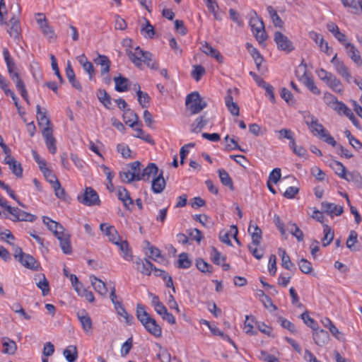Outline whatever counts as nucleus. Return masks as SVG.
Listing matches in <instances>:
<instances>
[{
	"label": "nucleus",
	"instance_id": "nucleus-1",
	"mask_svg": "<svg viewBox=\"0 0 362 362\" xmlns=\"http://www.w3.org/2000/svg\"><path fill=\"white\" fill-rule=\"evenodd\" d=\"M305 123L309 127L310 132L314 136H318L324 140L325 142L333 147L337 146V142L334 137L324 128L323 125L319 122L317 118L314 115L308 113L304 115Z\"/></svg>",
	"mask_w": 362,
	"mask_h": 362
},
{
	"label": "nucleus",
	"instance_id": "nucleus-2",
	"mask_svg": "<svg viewBox=\"0 0 362 362\" xmlns=\"http://www.w3.org/2000/svg\"><path fill=\"white\" fill-rule=\"evenodd\" d=\"M136 317L145 327L146 331L156 337L162 335V329L154 318L146 312L145 306L141 303L136 305Z\"/></svg>",
	"mask_w": 362,
	"mask_h": 362
},
{
	"label": "nucleus",
	"instance_id": "nucleus-3",
	"mask_svg": "<svg viewBox=\"0 0 362 362\" xmlns=\"http://www.w3.org/2000/svg\"><path fill=\"white\" fill-rule=\"evenodd\" d=\"M127 54L137 67H141L142 62H144L151 69L158 70L159 69L158 63L152 59V54L148 51L142 50L139 47H136L134 51L127 49Z\"/></svg>",
	"mask_w": 362,
	"mask_h": 362
},
{
	"label": "nucleus",
	"instance_id": "nucleus-4",
	"mask_svg": "<svg viewBox=\"0 0 362 362\" xmlns=\"http://www.w3.org/2000/svg\"><path fill=\"white\" fill-rule=\"evenodd\" d=\"M249 25L255 39L260 45L267 40L268 35L265 30L264 22L255 11H252L250 13Z\"/></svg>",
	"mask_w": 362,
	"mask_h": 362
},
{
	"label": "nucleus",
	"instance_id": "nucleus-5",
	"mask_svg": "<svg viewBox=\"0 0 362 362\" xmlns=\"http://www.w3.org/2000/svg\"><path fill=\"white\" fill-rule=\"evenodd\" d=\"M185 105L192 115L200 112L207 106V103L201 97L198 92H192L187 95Z\"/></svg>",
	"mask_w": 362,
	"mask_h": 362
},
{
	"label": "nucleus",
	"instance_id": "nucleus-6",
	"mask_svg": "<svg viewBox=\"0 0 362 362\" xmlns=\"http://www.w3.org/2000/svg\"><path fill=\"white\" fill-rule=\"evenodd\" d=\"M296 74L299 80L309 89L313 94L320 95V90L315 85L312 77L308 75L306 64L301 63L296 71Z\"/></svg>",
	"mask_w": 362,
	"mask_h": 362
},
{
	"label": "nucleus",
	"instance_id": "nucleus-7",
	"mask_svg": "<svg viewBox=\"0 0 362 362\" xmlns=\"http://www.w3.org/2000/svg\"><path fill=\"white\" fill-rule=\"evenodd\" d=\"M6 211L11 215L9 218L12 221H29L33 222L36 220L37 216L24 211L17 207L7 206Z\"/></svg>",
	"mask_w": 362,
	"mask_h": 362
},
{
	"label": "nucleus",
	"instance_id": "nucleus-8",
	"mask_svg": "<svg viewBox=\"0 0 362 362\" xmlns=\"http://www.w3.org/2000/svg\"><path fill=\"white\" fill-rule=\"evenodd\" d=\"M79 202L86 206L99 205L100 203L99 196L92 187H86L81 195H78Z\"/></svg>",
	"mask_w": 362,
	"mask_h": 362
},
{
	"label": "nucleus",
	"instance_id": "nucleus-9",
	"mask_svg": "<svg viewBox=\"0 0 362 362\" xmlns=\"http://www.w3.org/2000/svg\"><path fill=\"white\" fill-rule=\"evenodd\" d=\"M274 40L277 45V48L286 53L292 52L295 47L293 42L279 31H276L274 34Z\"/></svg>",
	"mask_w": 362,
	"mask_h": 362
},
{
	"label": "nucleus",
	"instance_id": "nucleus-10",
	"mask_svg": "<svg viewBox=\"0 0 362 362\" xmlns=\"http://www.w3.org/2000/svg\"><path fill=\"white\" fill-rule=\"evenodd\" d=\"M331 63L333 64L334 69L347 83L351 81V74L349 71V68L345 65L344 62L337 58V54L331 59Z\"/></svg>",
	"mask_w": 362,
	"mask_h": 362
},
{
	"label": "nucleus",
	"instance_id": "nucleus-11",
	"mask_svg": "<svg viewBox=\"0 0 362 362\" xmlns=\"http://www.w3.org/2000/svg\"><path fill=\"white\" fill-rule=\"evenodd\" d=\"M238 90L236 88L228 89L225 96V104L228 111L234 116H238L240 114V108L236 103L233 100V94H238Z\"/></svg>",
	"mask_w": 362,
	"mask_h": 362
},
{
	"label": "nucleus",
	"instance_id": "nucleus-12",
	"mask_svg": "<svg viewBox=\"0 0 362 362\" xmlns=\"http://www.w3.org/2000/svg\"><path fill=\"white\" fill-rule=\"evenodd\" d=\"M136 265V269L144 275L149 276L153 269H156V267L148 259L144 262L141 258L136 257L132 259Z\"/></svg>",
	"mask_w": 362,
	"mask_h": 362
},
{
	"label": "nucleus",
	"instance_id": "nucleus-13",
	"mask_svg": "<svg viewBox=\"0 0 362 362\" xmlns=\"http://www.w3.org/2000/svg\"><path fill=\"white\" fill-rule=\"evenodd\" d=\"M42 134L45 141V144L49 151L54 154L57 151L56 139L53 136L52 127H44Z\"/></svg>",
	"mask_w": 362,
	"mask_h": 362
},
{
	"label": "nucleus",
	"instance_id": "nucleus-14",
	"mask_svg": "<svg viewBox=\"0 0 362 362\" xmlns=\"http://www.w3.org/2000/svg\"><path fill=\"white\" fill-rule=\"evenodd\" d=\"M78 320L81 324L83 331L88 334L93 329L92 320L86 310H80L76 313Z\"/></svg>",
	"mask_w": 362,
	"mask_h": 362
},
{
	"label": "nucleus",
	"instance_id": "nucleus-15",
	"mask_svg": "<svg viewBox=\"0 0 362 362\" xmlns=\"http://www.w3.org/2000/svg\"><path fill=\"white\" fill-rule=\"evenodd\" d=\"M100 230L108 238L113 244L117 243L119 240V235L113 226L103 223L100 225Z\"/></svg>",
	"mask_w": 362,
	"mask_h": 362
},
{
	"label": "nucleus",
	"instance_id": "nucleus-16",
	"mask_svg": "<svg viewBox=\"0 0 362 362\" xmlns=\"http://www.w3.org/2000/svg\"><path fill=\"white\" fill-rule=\"evenodd\" d=\"M345 49L349 58L358 66H362V59L358 49L352 43H345Z\"/></svg>",
	"mask_w": 362,
	"mask_h": 362
},
{
	"label": "nucleus",
	"instance_id": "nucleus-17",
	"mask_svg": "<svg viewBox=\"0 0 362 362\" xmlns=\"http://www.w3.org/2000/svg\"><path fill=\"white\" fill-rule=\"evenodd\" d=\"M37 16L39 18L36 21L43 34L49 38H53L54 37V31L52 27L49 25L44 14L37 13Z\"/></svg>",
	"mask_w": 362,
	"mask_h": 362
},
{
	"label": "nucleus",
	"instance_id": "nucleus-18",
	"mask_svg": "<svg viewBox=\"0 0 362 362\" xmlns=\"http://www.w3.org/2000/svg\"><path fill=\"white\" fill-rule=\"evenodd\" d=\"M59 241L60 247L64 254L69 255L72 252V247L70 242V235L64 230L56 235Z\"/></svg>",
	"mask_w": 362,
	"mask_h": 362
},
{
	"label": "nucleus",
	"instance_id": "nucleus-19",
	"mask_svg": "<svg viewBox=\"0 0 362 362\" xmlns=\"http://www.w3.org/2000/svg\"><path fill=\"white\" fill-rule=\"evenodd\" d=\"M343 6L351 13L358 15L362 13V0H340Z\"/></svg>",
	"mask_w": 362,
	"mask_h": 362
},
{
	"label": "nucleus",
	"instance_id": "nucleus-20",
	"mask_svg": "<svg viewBox=\"0 0 362 362\" xmlns=\"http://www.w3.org/2000/svg\"><path fill=\"white\" fill-rule=\"evenodd\" d=\"M4 163L9 166V169L17 177L23 176L22 165L13 156H6Z\"/></svg>",
	"mask_w": 362,
	"mask_h": 362
},
{
	"label": "nucleus",
	"instance_id": "nucleus-21",
	"mask_svg": "<svg viewBox=\"0 0 362 362\" xmlns=\"http://www.w3.org/2000/svg\"><path fill=\"white\" fill-rule=\"evenodd\" d=\"M327 30L334 36V37L344 46L345 47V43H349L346 41V36L345 34L342 33L337 24L333 22H329L327 24Z\"/></svg>",
	"mask_w": 362,
	"mask_h": 362
},
{
	"label": "nucleus",
	"instance_id": "nucleus-22",
	"mask_svg": "<svg viewBox=\"0 0 362 362\" xmlns=\"http://www.w3.org/2000/svg\"><path fill=\"white\" fill-rule=\"evenodd\" d=\"M322 209L324 210L327 214L332 216H340L343 211L344 208L341 206H337L334 203L323 202L321 204Z\"/></svg>",
	"mask_w": 362,
	"mask_h": 362
},
{
	"label": "nucleus",
	"instance_id": "nucleus-23",
	"mask_svg": "<svg viewBox=\"0 0 362 362\" xmlns=\"http://www.w3.org/2000/svg\"><path fill=\"white\" fill-rule=\"evenodd\" d=\"M37 110V120L38 125L42 127H52V123L49 119L47 117L46 110H42L41 107L37 105L36 107Z\"/></svg>",
	"mask_w": 362,
	"mask_h": 362
},
{
	"label": "nucleus",
	"instance_id": "nucleus-24",
	"mask_svg": "<svg viewBox=\"0 0 362 362\" xmlns=\"http://www.w3.org/2000/svg\"><path fill=\"white\" fill-rule=\"evenodd\" d=\"M18 262L25 267L36 271L38 269L39 264L35 259L29 254H25L23 257L19 259Z\"/></svg>",
	"mask_w": 362,
	"mask_h": 362
},
{
	"label": "nucleus",
	"instance_id": "nucleus-25",
	"mask_svg": "<svg viewBox=\"0 0 362 362\" xmlns=\"http://www.w3.org/2000/svg\"><path fill=\"white\" fill-rule=\"evenodd\" d=\"M165 187V180L163 176V171L160 172L156 177L152 180L151 189L152 191L156 194L161 193Z\"/></svg>",
	"mask_w": 362,
	"mask_h": 362
},
{
	"label": "nucleus",
	"instance_id": "nucleus-26",
	"mask_svg": "<svg viewBox=\"0 0 362 362\" xmlns=\"http://www.w3.org/2000/svg\"><path fill=\"white\" fill-rule=\"evenodd\" d=\"M42 222L49 230L53 232L55 236L64 230V227L60 223L53 221L48 216H43Z\"/></svg>",
	"mask_w": 362,
	"mask_h": 362
},
{
	"label": "nucleus",
	"instance_id": "nucleus-27",
	"mask_svg": "<svg viewBox=\"0 0 362 362\" xmlns=\"http://www.w3.org/2000/svg\"><path fill=\"white\" fill-rule=\"evenodd\" d=\"M245 47L253 58L257 69L259 70L260 66L264 61L262 55L260 54L258 49L253 47V45L250 42H247L245 44Z\"/></svg>",
	"mask_w": 362,
	"mask_h": 362
},
{
	"label": "nucleus",
	"instance_id": "nucleus-28",
	"mask_svg": "<svg viewBox=\"0 0 362 362\" xmlns=\"http://www.w3.org/2000/svg\"><path fill=\"white\" fill-rule=\"evenodd\" d=\"M314 331L313 340L317 345L322 346L328 342L329 337L327 331L319 329L318 327Z\"/></svg>",
	"mask_w": 362,
	"mask_h": 362
},
{
	"label": "nucleus",
	"instance_id": "nucleus-29",
	"mask_svg": "<svg viewBox=\"0 0 362 362\" xmlns=\"http://www.w3.org/2000/svg\"><path fill=\"white\" fill-rule=\"evenodd\" d=\"M158 168L153 163H149L141 173L140 180L148 181L151 176H157Z\"/></svg>",
	"mask_w": 362,
	"mask_h": 362
},
{
	"label": "nucleus",
	"instance_id": "nucleus-30",
	"mask_svg": "<svg viewBox=\"0 0 362 362\" xmlns=\"http://www.w3.org/2000/svg\"><path fill=\"white\" fill-rule=\"evenodd\" d=\"M201 49L206 55L215 58L218 62L222 63L223 62L222 54L208 42H205L204 44L202 45Z\"/></svg>",
	"mask_w": 362,
	"mask_h": 362
},
{
	"label": "nucleus",
	"instance_id": "nucleus-31",
	"mask_svg": "<svg viewBox=\"0 0 362 362\" xmlns=\"http://www.w3.org/2000/svg\"><path fill=\"white\" fill-rule=\"evenodd\" d=\"M94 62L97 65H100L101 66V75H105L109 73L111 62L107 56L99 54L98 57L94 59Z\"/></svg>",
	"mask_w": 362,
	"mask_h": 362
},
{
	"label": "nucleus",
	"instance_id": "nucleus-32",
	"mask_svg": "<svg viewBox=\"0 0 362 362\" xmlns=\"http://www.w3.org/2000/svg\"><path fill=\"white\" fill-rule=\"evenodd\" d=\"M66 76L69 81V83L72 85V86L78 90H82V86L80 82L76 78V75L72 69L71 63L69 62L67 66L66 67Z\"/></svg>",
	"mask_w": 362,
	"mask_h": 362
},
{
	"label": "nucleus",
	"instance_id": "nucleus-33",
	"mask_svg": "<svg viewBox=\"0 0 362 362\" xmlns=\"http://www.w3.org/2000/svg\"><path fill=\"white\" fill-rule=\"evenodd\" d=\"M90 280L94 290L101 296H106L107 293V288L106 284L102 280L98 279L95 276H90Z\"/></svg>",
	"mask_w": 362,
	"mask_h": 362
},
{
	"label": "nucleus",
	"instance_id": "nucleus-34",
	"mask_svg": "<svg viewBox=\"0 0 362 362\" xmlns=\"http://www.w3.org/2000/svg\"><path fill=\"white\" fill-rule=\"evenodd\" d=\"M115 245H116L119 247V250L122 254V257L125 260L130 261L132 259V251L127 240H119Z\"/></svg>",
	"mask_w": 362,
	"mask_h": 362
},
{
	"label": "nucleus",
	"instance_id": "nucleus-35",
	"mask_svg": "<svg viewBox=\"0 0 362 362\" xmlns=\"http://www.w3.org/2000/svg\"><path fill=\"white\" fill-rule=\"evenodd\" d=\"M2 353L6 354L13 355L17 350L16 342L8 337L2 338Z\"/></svg>",
	"mask_w": 362,
	"mask_h": 362
},
{
	"label": "nucleus",
	"instance_id": "nucleus-36",
	"mask_svg": "<svg viewBox=\"0 0 362 362\" xmlns=\"http://www.w3.org/2000/svg\"><path fill=\"white\" fill-rule=\"evenodd\" d=\"M117 195L126 208L129 209V206L133 204V200L126 188L123 187H118Z\"/></svg>",
	"mask_w": 362,
	"mask_h": 362
},
{
	"label": "nucleus",
	"instance_id": "nucleus-37",
	"mask_svg": "<svg viewBox=\"0 0 362 362\" xmlns=\"http://www.w3.org/2000/svg\"><path fill=\"white\" fill-rule=\"evenodd\" d=\"M3 56L6 64L8 75H11V74L17 71L18 70L16 63L13 59L11 57L8 49L6 47L3 49Z\"/></svg>",
	"mask_w": 362,
	"mask_h": 362
},
{
	"label": "nucleus",
	"instance_id": "nucleus-38",
	"mask_svg": "<svg viewBox=\"0 0 362 362\" xmlns=\"http://www.w3.org/2000/svg\"><path fill=\"white\" fill-rule=\"evenodd\" d=\"M248 232L251 234L252 244L255 246H258L262 239V230L257 226L250 223L248 227Z\"/></svg>",
	"mask_w": 362,
	"mask_h": 362
},
{
	"label": "nucleus",
	"instance_id": "nucleus-39",
	"mask_svg": "<svg viewBox=\"0 0 362 362\" xmlns=\"http://www.w3.org/2000/svg\"><path fill=\"white\" fill-rule=\"evenodd\" d=\"M326 83L329 86V88H331L335 93L339 94L343 93L344 86L342 85V83L334 74H332V76L329 78V80L327 81Z\"/></svg>",
	"mask_w": 362,
	"mask_h": 362
},
{
	"label": "nucleus",
	"instance_id": "nucleus-40",
	"mask_svg": "<svg viewBox=\"0 0 362 362\" xmlns=\"http://www.w3.org/2000/svg\"><path fill=\"white\" fill-rule=\"evenodd\" d=\"M115 83V88L117 92H124L129 88V81L128 78L119 75L117 77L114 78Z\"/></svg>",
	"mask_w": 362,
	"mask_h": 362
},
{
	"label": "nucleus",
	"instance_id": "nucleus-41",
	"mask_svg": "<svg viewBox=\"0 0 362 362\" xmlns=\"http://www.w3.org/2000/svg\"><path fill=\"white\" fill-rule=\"evenodd\" d=\"M267 11L268 12L269 17L276 28H281L284 26V21L281 17L278 15L276 11L272 6H268L267 7Z\"/></svg>",
	"mask_w": 362,
	"mask_h": 362
},
{
	"label": "nucleus",
	"instance_id": "nucleus-42",
	"mask_svg": "<svg viewBox=\"0 0 362 362\" xmlns=\"http://www.w3.org/2000/svg\"><path fill=\"white\" fill-rule=\"evenodd\" d=\"M115 309L119 315L124 317L127 325H132L134 323V317L126 311L122 303H115Z\"/></svg>",
	"mask_w": 362,
	"mask_h": 362
},
{
	"label": "nucleus",
	"instance_id": "nucleus-43",
	"mask_svg": "<svg viewBox=\"0 0 362 362\" xmlns=\"http://www.w3.org/2000/svg\"><path fill=\"white\" fill-rule=\"evenodd\" d=\"M278 252L281 257V266L284 268L288 270H292L293 269H296L295 265L291 261V258L287 255L285 250L282 248H279Z\"/></svg>",
	"mask_w": 362,
	"mask_h": 362
},
{
	"label": "nucleus",
	"instance_id": "nucleus-44",
	"mask_svg": "<svg viewBox=\"0 0 362 362\" xmlns=\"http://www.w3.org/2000/svg\"><path fill=\"white\" fill-rule=\"evenodd\" d=\"M124 118L129 117V120L126 121L127 124H129V126L132 128H134L136 125L139 124V117L138 115L131 109L127 108L124 112Z\"/></svg>",
	"mask_w": 362,
	"mask_h": 362
},
{
	"label": "nucleus",
	"instance_id": "nucleus-45",
	"mask_svg": "<svg viewBox=\"0 0 362 362\" xmlns=\"http://www.w3.org/2000/svg\"><path fill=\"white\" fill-rule=\"evenodd\" d=\"M97 97L100 102L107 109H110V107L112 104V99L110 95L107 93V92L105 89H99L97 92Z\"/></svg>",
	"mask_w": 362,
	"mask_h": 362
},
{
	"label": "nucleus",
	"instance_id": "nucleus-46",
	"mask_svg": "<svg viewBox=\"0 0 362 362\" xmlns=\"http://www.w3.org/2000/svg\"><path fill=\"white\" fill-rule=\"evenodd\" d=\"M218 173L221 183L223 185L228 187L231 190H233V180L228 172L224 169H219L218 170Z\"/></svg>",
	"mask_w": 362,
	"mask_h": 362
},
{
	"label": "nucleus",
	"instance_id": "nucleus-47",
	"mask_svg": "<svg viewBox=\"0 0 362 362\" xmlns=\"http://www.w3.org/2000/svg\"><path fill=\"white\" fill-rule=\"evenodd\" d=\"M135 86H138V90L136 91V95L138 97V101L140 105L142 107H147L150 103V97L148 94L146 92H143L141 90V88L139 84L136 83Z\"/></svg>",
	"mask_w": 362,
	"mask_h": 362
},
{
	"label": "nucleus",
	"instance_id": "nucleus-48",
	"mask_svg": "<svg viewBox=\"0 0 362 362\" xmlns=\"http://www.w3.org/2000/svg\"><path fill=\"white\" fill-rule=\"evenodd\" d=\"M63 354L68 362H75L78 357L77 349L75 346H69L64 350Z\"/></svg>",
	"mask_w": 362,
	"mask_h": 362
},
{
	"label": "nucleus",
	"instance_id": "nucleus-49",
	"mask_svg": "<svg viewBox=\"0 0 362 362\" xmlns=\"http://www.w3.org/2000/svg\"><path fill=\"white\" fill-rule=\"evenodd\" d=\"M9 81L3 76L0 78V88L4 92L5 95H10L13 100H18L13 91L9 89Z\"/></svg>",
	"mask_w": 362,
	"mask_h": 362
},
{
	"label": "nucleus",
	"instance_id": "nucleus-50",
	"mask_svg": "<svg viewBox=\"0 0 362 362\" xmlns=\"http://www.w3.org/2000/svg\"><path fill=\"white\" fill-rule=\"evenodd\" d=\"M9 81L3 76L0 78V88L4 92L5 95H10L13 100H18L13 91L9 89Z\"/></svg>",
	"mask_w": 362,
	"mask_h": 362
},
{
	"label": "nucleus",
	"instance_id": "nucleus-51",
	"mask_svg": "<svg viewBox=\"0 0 362 362\" xmlns=\"http://www.w3.org/2000/svg\"><path fill=\"white\" fill-rule=\"evenodd\" d=\"M287 230L296 238L297 240L301 242L303 240L304 235L303 231L294 223H288Z\"/></svg>",
	"mask_w": 362,
	"mask_h": 362
},
{
	"label": "nucleus",
	"instance_id": "nucleus-52",
	"mask_svg": "<svg viewBox=\"0 0 362 362\" xmlns=\"http://www.w3.org/2000/svg\"><path fill=\"white\" fill-rule=\"evenodd\" d=\"M323 227H324V228H323L324 237H323L322 241V245L324 247H326L328 245H329L331 243V242L333 240L334 231L327 224L324 225Z\"/></svg>",
	"mask_w": 362,
	"mask_h": 362
},
{
	"label": "nucleus",
	"instance_id": "nucleus-53",
	"mask_svg": "<svg viewBox=\"0 0 362 362\" xmlns=\"http://www.w3.org/2000/svg\"><path fill=\"white\" fill-rule=\"evenodd\" d=\"M329 165L339 177H340L341 178L344 177L346 169L341 162L337 160H332L330 163Z\"/></svg>",
	"mask_w": 362,
	"mask_h": 362
},
{
	"label": "nucleus",
	"instance_id": "nucleus-54",
	"mask_svg": "<svg viewBox=\"0 0 362 362\" xmlns=\"http://www.w3.org/2000/svg\"><path fill=\"white\" fill-rule=\"evenodd\" d=\"M9 77L15 83L17 90H23V93H25V86L23 80L21 78L18 71H17L11 74V75H9Z\"/></svg>",
	"mask_w": 362,
	"mask_h": 362
},
{
	"label": "nucleus",
	"instance_id": "nucleus-55",
	"mask_svg": "<svg viewBox=\"0 0 362 362\" xmlns=\"http://www.w3.org/2000/svg\"><path fill=\"white\" fill-rule=\"evenodd\" d=\"M329 96L331 98V102L334 105V109L339 113L342 112L344 115L345 112L349 110V108L343 102L339 101L333 95L329 94Z\"/></svg>",
	"mask_w": 362,
	"mask_h": 362
},
{
	"label": "nucleus",
	"instance_id": "nucleus-56",
	"mask_svg": "<svg viewBox=\"0 0 362 362\" xmlns=\"http://www.w3.org/2000/svg\"><path fill=\"white\" fill-rule=\"evenodd\" d=\"M192 265V261L189 259L188 254L182 252L180 254L177 260V267L180 269H188Z\"/></svg>",
	"mask_w": 362,
	"mask_h": 362
},
{
	"label": "nucleus",
	"instance_id": "nucleus-57",
	"mask_svg": "<svg viewBox=\"0 0 362 362\" xmlns=\"http://www.w3.org/2000/svg\"><path fill=\"white\" fill-rule=\"evenodd\" d=\"M342 179L348 182H353L356 185H361L362 182V177L358 172H349L346 170L344 177H342Z\"/></svg>",
	"mask_w": 362,
	"mask_h": 362
},
{
	"label": "nucleus",
	"instance_id": "nucleus-58",
	"mask_svg": "<svg viewBox=\"0 0 362 362\" xmlns=\"http://www.w3.org/2000/svg\"><path fill=\"white\" fill-rule=\"evenodd\" d=\"M141 163L139 161H134L129 165L128 170L131 173L136 180H140L141 174Z\"/></svg>",
	"mask_w": 362,
	"mask_h": 362
},
{
	"label": "nucleus",
	"instance_id": "nucleus-59",
	"mask_svg": "<svg viewBox=\"0 0 362 362\" xmlns=\"http://www.w3.org/2000/svg\"><path fill=\"white\" fill-rule=\"evenodd\" d=\"M300 270L305 274H309L313 271V267L311 262L304 258H301L298 262Z\"/></svg>",
	"mask_w": 362,
	"mask_h": 362
},
{
	"label": "nucleus",
	"instance_id": "nucleus-60",
	"mask_svg": "<svg viewBox=\"0 0 362 362\" xmlns=\"http://www.w3.org/2000/svg\"><path fill=\"white\" fill-rule=\"evenodd\" d=\"M36 284L37 286L42 291V296H45L49 293V282L44 274L42 275V278Z\"/></svg>",
	"mask_w": 362,
	"mask_h": 362
},
{
	"label": "nucleus",
	"instance_id": "nucleus-61",
	"mask_svg": "<svg viewBox=\"0 0 362 362\" xmlns=\"http://www.w3.org/2000/svg\"><path fill=\"white\" fill-rule=\"evenodd\" d=\"M358 234L355 230H351L346 240V247L351 251H356V248L354 247V244L357 242Z\"/></svg>",
	"mask_w": 362,
	"mask_h": 362
},
{
	"label": "nucleus",
	"instance_id": "nucleus-62",
	"mask_svg": "<svg viewBox=\"0 0 362 362\" xmlns=\"http://www.w3.org/2000/svg\"><path fill=\"white\" fill-rule=\"evenodd\" d=\"M134 130L136 132L134 136L135 137L139 138L151 144H154V141L150 134L144 132L141 128H135Z\"/></svg>",
	"mask_w": 362,
	"mask_h": 362
},
{
	"label": "nucleus",
	"instance_id": "nucleus-63",
	"mask_svg": "<svg viewBox=\"0 0 362 362\" xmlns=\"http://www.w3.org/2000/svg\"><path fill=\"white\" fill-rule=\"evenodd\" d=\"M209 122V120L205 118L204 115H202L200 117H198L194 124H192L194 127L193 131L194 132H199L202 129H203Z\"/></svg>",
	"mask_w": 362,
	"mask_h": 362
},
{
	"label": "nucleus",
	"instance_id": "nucleus-64",
	"mask_svg": "<svg viewBox=\"0 0 362 362\" xmlns=\"http://www.w3.org/2000/svg\"><path fill=\"white\" fill-rule=\"evenodd\" d=\"M281 97L289 105L295 103L293 94L286 88H282L280 93Z\"/></svg>",
	"mask_w": 362,
	"mask_h": 362
}]
</instances>
